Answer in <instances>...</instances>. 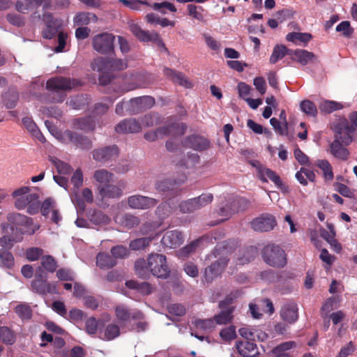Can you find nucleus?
Returning a JSON list of instances; mask_svg holds the SVG:
<instances>
[{"mask_svg":"<svg viewBox=\"0 0 357 357\" xmlns=\"http://www.w3.org/2000/svg\"><path fill=\"white\" fill-rule=\"evenodd\" d=\"M236 246L237 243L234 240L225 241L217 244L215 248V256L221 257L205 268L204 275L205 282L210 283L222 274L229 261L227 255L231 253Z\"/></svg>","mask_w":357,"mask_h":357,"instance_id":"f257e3e1","label":"nucleus"},{"mask_svg":"<svg viewBox=\"0 0 357 357\" xmlns=\"http://www.w3.org/2000/svg\"><path fill=\"white\" fill-rule=\"evenodd\" d=\"M77 84L75 79L64 77H56L50 79L46 82V89L56 96L52 98V101L61 102L64 100L66 95L63 93L73 89Z\"/></svg>","mask_w":357,"mask_h":357,"instance_id":"f03ea898","label":"nucleus"},{"mask_svg":"<svg viewBox=\"0 0 357 357\" xmlns=\"http://www.w3.org/2000/svg\"><path fill=\"white\" fill-rule=\"evenodd\" d=\"M261 255L264 261L272 267L283 268L287 264L285 252L279 245H267L263 248Z\"/></svg>","mask_w":357,"mask_h":357,"instance_id":"7ed1b4c3","label":"nucleus"},{"mask_svg":"<svg viewBox=\"0 0 357 357\" xmlns=\"http://www.w3.org/2000/svg\"><path fill=\"white\" fill-rule=\"evenodd\" d=\"M148 267L151 274L157 278L166 279L169 276L170 269L167 264L166 257L162 254L149 255Z\"/></svg>","mask_w":357,"mask_h":357,"instance_id":"20e7f679","label":"nucleus"},{"mask_svg":"<svg viewBox=\"0 0 357 357\" xmlns=\"http://www.w3.org/2000/svg\"><path fill=\"white\" fill-rule=\"evenodd\" d=\"M129 29L132 33L141 42H153L161 50L168 53L169 51L165 47L164 42L160 35L155 31H148L143 30L138 24L134 22H128Z\"/></svg>","mask_w":357,"mask_h":357,"instance_id":"39448f33","label":"nucleus"},{"mask_svg":"<svg viewBox=\"0 0 357 357\" xmlns=\"http://www.w3.org/2000/svg\"><path fill=\"white\" fill-rule=\"evenodd\" d=\"M187 180L185 175H182L178 178H165L158 181L155 183V189L160 193L166 194L168 196H178L181 192V185Z\"/></svg>","mask_w":357,"mask_h":357,"instance_id":"423d86ee","label":"nucleus"},{"mask_svg":"<svg viewBox=\"0 0 357 357\" xmlns=\"http://www.w3.org/2000/svg\"><path fill=\"white\" fill-rule=\"evenodd\" d=\"M7 220L16 227H22L21 232L22 234H33L38 229L39 225H34L33 219L24 215L18 213H10L7 215Z\"/></svg>","mask_w":357,"mask_h":357,"instance_id":"0eeeda50","label":"nucleus"},{"mask_svg":"<svg viewBox=\"0 0 357 357\" xmlns=\"http://www.w3.org/2000/svg\"><path fill=\"white\" fill-rule=\"evenodd\" d=\"M115 36L112 33H102L93 36V48L101 54H107L114 52Z\"/></svg>","mask_w":357,"mask_h":357,"instance_id":"6e6552de","label":"nucleus"},{"mask_svg":"<svg viewBox=\"0 0 357 357\" xmlns=\"http://www.w3.org/2000/svg\"><path fill=\"white\" fill-rule=\"evenodd\" d=\"M93 158L99 162L106 163L115 160L119 155V149L115 144L96 149L92 152Z\"/></svg>","mask_w":357,"mask_h":357,"instance_id":"1a4fd4ad","label":"nucleus"},{"mask_svg":"<svg viewBox=\"0 0 357 357\" xmlns=\"http://www.w3.org/2000/svg\"><path fill=\"white\" fill-rule=\"evenodd\" d=\"M62 139L65 142L72 143L81 149L89 150L93 146L91 140L87 137L70 130L63 132Z\"/></svg>","mask_w":357,"mask_h":357,"instance_id":"9d476101","label":"nucleus"},{"mask_svg":"<svg viewBox=\"0 0 357 357\" xmlns=\"http://www.w3.org/2000/svg\"><path fill=\"white\" fill-rule=\"evenodd\" d=\"M155 104V100L151 96H145L132 98L126 103V110L130 114H137L149 109Z\"/></svg>","mask_w":357,"mask_h":357,"instance_id":"9b49d317","label":"nucleus"},{"mask_svg":"<svg viewBox=\"0 0 357 357\" xmlns=\"http://www.w3.org/2000/svg\"><path fill=\"white\" fill-rule=\"evenodd\" d=\"M43 20L45 24V28L42 31L43 37L46 39L53 38L62 25L61 20L54 18L50 13H45Z\"/></svg>","mask_w":357,"mask_h":357,"instance_id":"f8f14e48","label":"nucleus"},{"mask_svg":"<svg viewBox=\"0 0 357 357\" xmlns=\"http://www.w3.org/2000/svg\"><path fill=\"white\" fill-rule=\"evenodd\" d=\"M158 203V200L156 199L140 195H132L128 198L129 207L135 209H149L155 206Z\"/></svg>","mask_w":357,"mask_h":357,"instance_id":"ddd939ff","label":"nucleus"},{"mask_svg":"<svg viewBox=\"0 0 357 357\" xmlns=\"http://www.w3.org/2000/svg\"><path fill=\"white\" fill-rule=\"evenodd\" d=\"M258 175L259 179L262 182L267 183V177L272 182H273L274 184L277 186V188L280 189L282 192H286L288 191V186L282 183L280 177L276 174L275 172L273 171L272 169L266 168L263 165H259Z\"/></svg>","mask_w":357,"mask_h":357,"instance_id":"4468645a","label":"nucleus"},{"mask_svg":"<svg viewBox=\"0 0 357 357\" xmlns=\"http://www.w3.org/2000/svg\"><path fill=\"white\" fill-rule=\"evenodd\" d=\"M276 220L273 215L265 213L251 222L252 228L257 231H268L276 225Z\"/></svg>","mask_w":357,"mask_h":357,"instance_id":"2eb2a0df","label":"nucleus"},{"mask_svg":"<svg viewBox=\"0 0 357 357\" xmlns=\"http://www.w3.org/2000/svg\"><path fill=\"white\" fill-rule=\"evenodd\" d=\"M183 145L197 151H204L210 147V142L206 137L199 135H192L185 137Z\"/></svg>","mask_w":357,"mask_h":357,"instance_id":"dca6fc26","label":"nucleus"},{"mask_svg":"<svg viewBox=\"0 0 357 357\" xmlns=\"http://www.w3.org/2000/svg\"><path fill=\"white\" fill-rule=\"evenodd\" d=\"M98 190L102 199H119L123 195V185H117L111 183L99 185Z\"/></svg>","mask_w":357,"mask_h":357,"instance_id":"f3484780","label":"nucleus"},{"mask_svg":"<svg viewBox=\"0 0 357 357\" xmlns=\"http://www.w3.org/2000/svg\"><path fill=\"white\" fill-rule=\"evenodd\" d=\"M161 242L165 247L175 248L183 243V236L178 230L168 231L163 236Z\"/></svg>","mask_w":357,"mask_h":357,"instance_id":"a211bd4d","label":"nucleus"},{"mask_svg":"<svg viewBox=\"0 0 357 357\" xmlns=\"http://www.w3.org/2000/svg\"><path fill=\"white\" fill-rule=\"evenodd\" d=\"M141 124L132 118L121 121L115 127V131L119 133H136L141 131Z\"/></svg>","mask_w":357,"mask_h":357,"instance_id":"6ab92c4d","label":"nucleus"},{"mask_svg":"<svg viewBox=\"0 0 357 357\" xmlns=\"http://www.w3.org/2000/svg\"><path fill=\"white\" fill-rule=\"evenodd\" d=\"M137 77V74H130L129 76H128L127 74H125L123 77H121L122 79L121 85L117 89L114 87V91L117 93L122 94L138 89L139 87V84L136 82Z\"/></svg>","mask_w":357,"mask_h":357,"instance_id":"aec40b11","label":"nucleus"},{"mask_svg":"<svg viewBox=\"0 0 357 357\" xmlns=\"http://www.w3.org/2000/svg\"><path fill=\"white\" fill-rule=\"evenodd\" d=\"M32 291L40 294L47 295V294H57L56 285L45 280H33L31 282Z\"/></svg>","mask_w":357,"mask_h":357,"instance_id":"412c9836","label":"nucleus"},{"mask_svg":"<svg viewBox=\"0 0 357 357\" xmlns=\"http://www.w3.org/2000/svg\"><path fill=\"white\" fill-rule=\"evenodd\" d=\"M330 153L335 158L343 161L347 160L350 155L349 151L340 142L337 135H335V139L330 144Z\"/></svg>","mask_w":357,"mask_h":357,"instance_id":"4be33fe9","label":"nucleus"},{"mask_svg":"<svg viewBox=\"0 0 357 357\" xmlns=\"http://www.w3.org/2000/svg\"><path fill=\"white\" fill-rule=\"evenodd\" d=\"M236 348L243 357H255L259 354L257 344L248 340L237 342Z\"/></svg>","mask_w":357,"mask_h":357,"instance_id":"5701e85b","label":"nucleus"},{"mask_svg":"<svg viewBox=\"0 0 357 357\" xmlns=\"http://www.w3.org/2000/svg\"><path fill=\"white\" fill-rule=\"evenodd\" d=\"M282 318L289 324L295 322L298 319V308L296 303L288 302L285 303L280 312Z\"/></svg>","mask_w":357,"mask_h":357,"instance_id":"b1692460","label":"nucleus"},{"mask_svg":"<svg viewBox=\"0 0 357 357\" xmlns=\"http://www.w3.org/2000/svg\"><path fill=\"white\" fill-rule=\"evenodd\" d=\"M294 61L299 63L302 66H306L308 63H314L318 62V57L313 52L305 50H296Z\"/></svg>","mask_w":357,"mask_h":357,"instance_id":"393cba45","label":"nucleus"},{"mask_svg":"<svg viewBox=\"0 0 357 357\" xmlns=\"http://www.w3.org/2000/svg\"><path fill=\"white\" fill-rule=\"evenodd\" d=\"M164 73L166 76L171 78L174 83L185 88H191L192 86L190 81H189L184 74L181 72H178L170 68H165L164 70Z\"/></svg>","mask_w":357,"mask_h":357,"instance_id":"a878e982","label":"nucleus"},{"mask_svg":"<svg viewBox=\"0 0 357 357\" xmlns=\"http://www.w3.org/2000/svg\"><path fill=\"white\" fill-rule=\"evenodd\" d=\"M164 129V135L178 137L183 135L187 129V126L184 123H172L166 126H162Z\"/></svg>","mask_w":357,"mask_h":357,"instance_id":"bb28decb","label":"nucleus"},{"mask_svg":"<svg viewBox=\"0 0 357 357\" xmlns=\"http://www.w3.org/2000/svg\"><path fill=\"white\" fill-rule=\"evenodd\" d=\"M98 17L96 14L90 12H80L73 17L74 24L76 26L87 25L90 22H96Z\"/></svg>","mask_w":357,"mask_h":357,"instance_id":"cd10ccee","label":"nucleus"},{"mask_svg":"<svg viewBox=\"0 0 357 357\" xmlns=\"http://www.w3.org/2000/svg\"><path fill=\"white\" fill-rule=\"evenodd\" d=\"M126 286L130 289H135L144 295H149L152 292V286L146 282H138L130 280L126 282Z\"/></svg>","mask_w":357,"mask_h":357,"instance_id":"c85d7f7f","label":"nucleus"},{"mask_svg":"<svg viewBox=\"0 0 357 357\" xmlns=\"http://www.w3.org/2000/svg\"><path fill=\"white\" fill-rule=\"evenodd\" d=\"M74 127L84 131H93L96 128L95 121L91 116H86L75 120Z\"/></svg>","mask_w":357,"mask_h":357,"instance_id":"c756f323","label":"nucleus"},{"mask_svg":"<svg viewBox=\"0 0 357 357\" xmlns=\"http://www.w3.org/2000/svg\"><path fill=\"white\" fill-rule=\"evenodd\" d=\"M230 213H236L243 211L250 206V202L245 197H236L229 204Z\"/></svg>","mask_w":357,"mask_h":357,"instance_id":"7c9ffc66","label":"nucleus"},{"mask_svg":"<svg viewBox=\"0 0 357 357\" xmlns=\"http://www.w3.org/2000/svg\"><path fill=\"white\" fill-rule=\"evenodd\" d=\"M96 264L101 269H109L113 268L116 264V261L108 254L99 253L96 257Z\"/></svg>","mask_w":357,"mask_h":357,"instance_id":"2f4dec72","label":"nucleus"},{"mask_svg":"<svg viewBox=\"0 0 357 357\" xmlns=\"http://www.w3.org/2000/svg\"><path fill=\"white\" fill-rule=\"evenodd\" d=\"M0 342L6 345H13L16 342L15 332L8 326L0 327Z\"/></svg>","mask_w":357,"mask_h":357,"instance_id":"473e14b6","label":"nucleus"},{"mask_svg":"<svg viewBox=\"0 0 357 357\" xmlns=\"http://www.w3.org/2000/svg\"><path fill=\"white\" fill-rule=\"evenodd\" d=\"M15 266V259L10 250L0 248V266L12 268Z\"/></svg>","mask_w":357,"mask_h":357,"instance_id":"72a5a7b5","label":"nucleus"},{"mask_svg":"<svg viewBox=\"0 0 357 357\" xmlns=\"http://www.w3.org/2000/svg\"><path fill=\"white\" fill-rule=\"evenodd\" d=\"M120 335V328L116 324H108L104 331L102 335H100L99 337L105 341H110L117 337Z\"/></svg>","mask_w":357,"mask_h":357,"instance_id":"f704fd0d","label":"nucleus"},{"mask_svg":"<svg viewBox=\"0 0 357 357\" xmlns=\"http://www.w3.org/2000/svg\"><path fill=\"white\" fill-rule=\"evenodd\" d=\"M18 93L15 89H9L3 96V104L8 109L14 108L18 101Z\"/></svg>","mask_w":357,"mask_h":357,"instance_id":"c9c22d12","label":"nucleus"},{"mask_svg":"<svg viewBox=\"0 0 357 357\" xmlns=\"http://www.w3.org/2000/svg\"><path fill=\"white\" fill-rule=\"evenodd\" d=\"M135 269L136 274L142 278H148L149 277V267H148V259H138L135 263Z\"/></svg>","mask_w":357,"mask_h":357,"instance_id":"e433bc0d","label":"nucleus"},{"mask_svg":"<svg viewBox=\"0 0 357 357\" xmlns=\"http://www.w3.org/2000/svg\"><path fill=\"white\" fill-rule=\"evenodd\" d=\"M222 310L218 314L214 316L213 321L217 324H227L229 323L233 318L232 313L234 312V307Z\"/></svg>","mask_w":357,"mask_h":357,"instance_id":"4c0bfd02","label":"nucleus"},{"mask_svg":"<svg viewBox=\"0 0 357 357\" xmlns=\"http://www.w3.org/2000/svg\"><path fill=\"white\" fill-rule=\"evenodd\" d=\"M90 221L96 225H105L109 223V217L99 210L93 211L90 215Z\"/></svg>","mask_w":357,"mask_h":357,"instance_id":"58836bf2","label":"nucleus"},{"mask_svg":"<svg viewBox=\"0 0 357 357\" xmlns=\"http://www.w3.org/2000/svg\"><path fill=\"white\" fill-rule=\"evenodd\" d=\"M270 123L277 133L280 135H286L291 140L292 135L288 133V123L280 122L276 118H271Z\"/></svg>","mask_w":357,"mask_h":357,"instance_id":"ea45409f","label":"nucleus"},{"mask_svg":"<svg viewBox=\"0 0 357 357\" xmlns=\"http://www.w3.org/2000/svg\"><path fill=\"white\" fill-rule=\"evenodd\" d=\"M315 164L322 170L324 177L326 180L332 181L333 179V168L327 160H317Z\"/></svg>","mask_w":357,"mask_h":357,"instance_id":"a19ab883","label":"nucleus"},{"mask_svg":"<svg viewBox=\"0 0 357 357\" xmlns=\"http://www.w3.org/2000/svg\"><path fill=\"white\" fill-rule=\"evenodd\" d=\"M170 202L171 200L169 199L167 202H162L156 208L155 214L160 219H165L173 213L174 207L171 206Z\"/></svg>","mask_w":357,"mask_h":357,"instance_id":"79ce46f5","label":"nucleus"},{"mask_svg":"<svg viewBox=\"0 0 357 357\" xmlns=\"http://www.w3.org/2000/svg\"><path fill=\"white\" fill-rule=\"evenodd\" d=\"M91 68L93 70L101 73L109 71V59L100 56L96 58L91 63Z\"/></svg>","mask_w":357,"mask_h":357,"instance_id":"37998d69","label":"nucleus"},{"mask_svg":"<svg viewBox=\"0 0 357 357\" xmlns=\"http://www.w3.org/2000/svg\"><path fill=\"white\" fill-rule=\"evenodd\" d=\"M196 208L198 210L208 205L213 202V196L211 193H203L201 195L192 198Z\"/></svg>","mask_w":357,"mask_h":357,"instance_id":"c03bdc74","label":"nucleus"},{"mask_svg":"<svg viewBox=\"0 0 357 357\" xmlns=\"http://www.w3.org/2000/svg\"><path fill=\"white\" fill-rule=\"evenodd\" d=\"M319 108L321 112L330 114L334 111L342 109L343 106L341 103L333 100H325L319 105Z\"/></svg>","mask_w":357,"mask_h":357,"instance_id":"a18cd8bd","label":"nucleus"},{"mask_svg":"<svg viewBox=\"0 0 357 357\" xmlns=\"http://www.w3.org/2000/svg\"><path fill=\"white\" fill-rule=\"evenodd\" d=\"M94 178L100 185H107L112 180L113 174L102 169L96 170L93 175Z\"/></svg>","mask_w":357,"mask_h":357,"instance_id":"49530a36","label":"nucleus"},{"mask_svg":"<svg viewBox=\"0 0 357 357\" xmlns=\"http://www.w3.org/2000/svg\"><path fill=\"white\" fill-rule=\"evenodd\" d=\"M194 326L196 328L204 332H211L215 328V322L212 319H197L194 321Z\"/></svg>","mask_w":357,"mask_h":357,"instance_id":"de8ad7c7","label":"nucleus"},{"mask_svg":"<svg viewBox=\"0 0 357 357\" xmlns=\"http://www.w3.org/2000/svg\"><path fill=\"white\" fill-rule=\"evenodd\" d=\"M311 38L312 35L308 33L291 32L286 36L287 40L293 43H296L297 41L307 43Z\"/></svg>","mask_w":357,"mask_h":357,"instance_id":"09e8293b","label":"nucleus"},{"mask_svg":"<svg viewBox=\"0 0 357 357\" xmlns=\"http://www.w3.org/2000/svg\"><path fill=\"white\" fill-rule=\"evenodd\" d=\"M242 291L236 289L231 291L229 294L227 295L225 298L219 303V307L221 309H227L229 307V305L234 302V301L241 296Z\"/></svg>","mask_w":357,"mask_h":357,"instance_id":"8fccbe9b","label":"nucleus"},{"mask_svg":"<svg viewBox=\"0 0 357 357\" xmlns=\"http://www.w3.org/2000/svg\"><path fill=\"white\" fill-rule=\"evenodd\" d=\"M41 265L44 269L50 273H54L57 268V263L52 255L43 256Z\"/></svg>","mask_w":357,"mask_h":357,"instance_id":"3c124183","label":"nucleus"},{"mask_svg":"<svg viewBox=\"0 0 357 357\" xmlns=\"http://www.w3.org/2000/svg\"><path fill=\"white\" fill-rule=\"evenodd\" d=\"M15 312L23 320H29L32 317V310L31 307L26 303L17 305Z\"/></svg>","mask_w":357,"mask_h":357,"instance_id":"603ef678","label":"nucleus"},{"mask_svg":"<svg viewBox=\"0 0 357 357\" xmlns=\"http://www.w3.org/2000/svg\"><path fill=\"white\" fill-rule=\"evenodd\" d=\"M154 238V237L151 238H139L135 240H132L130 243V248L132 250H139L142 249H144L146 246H148L150 242Z\"/></svg>","mask_w":357,"mask_h":357,"instance_id":"864d4df0","label":"nucleus"},{"mask_svg":"<svg viewBox=\"0 0 357 357\" xmlns=\"http://www.w3.org/2000/svg\"><path fill=\"white\" fill-rule=\"evenodd\" d=\"M36 193H31L26 196H21L16 197L15 201V206L18 210L24 209L26 206L31 202V200L36 199Z\"/></svg>","mask_w":357,"mask_h":357,"instance_id":"5fc2aeb1","label":"nucleus"},{"mask_svg":"<svg viewBox=\"0 0 357 357\" xmlns=\"http://www.w3.org/2000/svg\"><path fill=\"white\" fill-rule=\"evenodd\" d=\"M300 107L302 112L307 114V115L315 116L317 114V109L316 105L314 102L309 100L301 101Z\"/></svg>","mask_w":357,"mask_h":357,"instance_id":"6e6d98bb","label":"nucleus"},{"mask_svg":"<svg viewBox=\"0 0 357 357\" xmlns=\"http://www.w3.org/2000/svg\"><path fill=\"white\" fill-rule=\"evenodd\" d=\"M284 45H277L274 47L272 54L270 56L269 62L271 64L277 63L279 60H281L284 56Z\"/></svg>","mask_w":357,"mask_h":357,"instance_id":"4d7b16f0","label":"nucleus"},{"mask_svg":"<svg viewBox=\"0 0 357 357\" xmlns=\"http://www.w3.org/2000/svg\"><path fill=\"white\" fill-rule=\"evenodd\" d=\"M335 30L337 32L342 33V36L345 38H351L354 31L349 21H342L340 22L336 26Z\"/></svg>","mask_w":357,"mask_h":357,"instance_id":"13d9d810","label":"nucleus"},{"mask_svg":"<svg viewBox=\"0 0 357 357\" xmlns=\"http://www.w3.org/2000/svg\"><path fill=\"white\" fill-rule=\"evenodd\" d=\"M100 320L98 321L93 317L89 318L85 323L86 333L91 335H95L97 332L98 326L100 325Z\"/></svg>","mask_w":357,"mask_h":357,"instance_id":"bf43d9fd","label":"nucleus"},{"mask_svg":"<svg viewBox=\"0 0 357 357\" xmlns=\"http://www.w3.org/2000/svg\"><path fill=\"white\" fill-rule=\"evenodd\" d=\"M126 7H128L134 10H139L141 9L142 6H149V3L146 1L142 0H119Z\"/></svg>","mask_w":357,"mask_h":357,"instance_id":"052dcab7","label":"nucleus"},{"mask_svg":"<svg viewBox=\"0 0 357 357\" xmlns=\"http://www.w3.org/2000/svg\"><path fill=\"white\" fill-rule=\"evenodd\" d=\"M220 337L225 342H229L236 337V328L234 326H230L223 328L220 332Z\"/></svg>","mask_w":357,"mask_h":357,"instance_id":"680f3d73","label":"nucleus"},{"mask_svg":"<svg viewBox=\"0 0 357 357\" xmlns=\"http://www.w3.org/2000/svg\"><path fill=\"white\" fill-rule=\"evenodd\" d=\"M109 70H123L128 68L126 61L120 59H109Z\"/></svg>","mask_w":357,"mask_h":357,"instance_id":"e2e57ef3","label":"nucleus"},{"mask_svg":"<svg viewBox=\"0 0 357 357\" xmlns=\"http://www.w3.org/2000/svg\"><path fill=\"white\" fill-rule=\"evenodd\" d=\"M40 212L43 216H47L50 211L55 208V202L52 198H47L40 205Z\"/></svg>","mask_w":357,"mask_h":357,"instance_id":"0e129e2a","label":"nucleus"},{"mask_svg":"<svg viewBox=\"0 0 357 357\" xmlns=\"http://www.w3.org/2000/svg\"><path fill=\"white\" fill-rule=\"evenodd\" d=\"M178 206L183 213H191L197 211L192 199L181 202Z\"/></svg>","mask_w":357,"mask_h":357,"instance_id":"69168bd1","label":"nucleus"},{"mask_svg":"<svg viewBox=\"0 0 357 357\" xmlns=\"http://www.w3.org/2000/svg\"><path fill=\"white\" fill-rule=\"evenodd\" d=\"M164 129L162 127L157 128L155 130H151L144 134V138L149 142H154L158 138H162L164 135Z\"/></svg>","mask_w":357,"mask_h":357,"instance_id":"338daca9","label":"nucleus"},{"mask_svg":"<svg viewBox=\"0 0 357 357\" xmlns=\"http://www.w3.org/2000/svg\"><path fill=\"white\" fill-rule=\"evenodd\" d=\"M44 253L42 248H31L26 250V257L28 260L31 261L38 260Z\"/></svg>","mask_w":357,"mask_h":357,"instance_id":"774afa93","label":"nucleus"}]
</instances>
